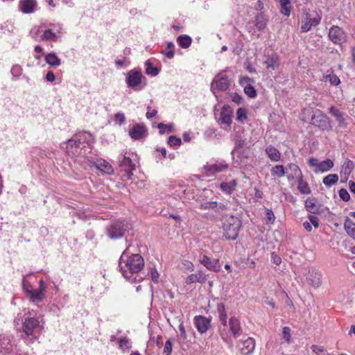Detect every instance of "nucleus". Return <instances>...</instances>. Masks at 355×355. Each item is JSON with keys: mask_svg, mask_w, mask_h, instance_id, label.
Instances as JSON below:
<instances>
[{"mask_svg": "<svg viewBox=\"0 0 355 355\" xmlns=\"http://www.w3.org/2000/svg\"><path fill=\"white\" fill-rule=\"evenodd\" d=\"M218 311L219 314V320L221 324L223 325L224 327H227V314L224 304H219L218 306Z\"/></svg>", "mask_w": 355, "mask_h": 355, "instance_id": "obj_41", "label": "nucleus"}, {"mask_svg": "<svg viewBox=\"0 0 355 355\" xmlns=\"http://www.w3.org/2000/svg\"><path fill=\"white\" fill-rule=\"evenodd\" d=\"M268 19L263 13H259L255 17V26L259 31L263 30L267 24Z\"/></svg>", "mask_w": 355, "mask_h": 355, "instance_id": "obj_34", "label": "nucleus"}, {"mask_svg": "<svg viewBox=\"0 0 355 355\" xmlns=\"http://www.w3.org/2000/svg\"><path fill=\"white\" fill-rule=\"evenodd\" d=\"M119 166L121 171L125 172L123 175L127 179H131L133 171L135 170V164L132 162V159L123 155H120L118 157Z\"/></svg>", "mask_w": 355, "mask_h": 355, "instance_id": "obj_12", "label": "nucleus"}, {"mask_svg": "<svg viewBox=\"0 0 355 355\" xmlns=\"http://www.w3.org/2000/svg\"><path fill=\"white\" fill-rule=\"evenodd\" d=\"M42 31L39 26H35L31 29L29 34L34 40L37 42L42 41L40 38Z\"/></svg>", "mask_w": 355, "mask_h": 355, "instance_id": "obj_46", "label": "nucleus"}, {"mask_svg": "<svg viewBox=\"0 0 355 355\" xmlns=\"http://www.w3.org/2000/svg\"><path fill=\"white\" fill-rule=\"evenodd\" d=\"M279 61L278 56L275 54H272L266 58L264 64L267 69L275 70L279 67Z\"/></svg>", "mask_w": 355, "mask_h": 355, "instance_id": "obj_28", "label": "nucleus"}, {"mask_svg": "<svg viewBox=\"0 0 355 355\" xmlns=\"http://www.w3.org/2000/svg\"><path fill=\"white\" fill-rule=\"evenodd\" d=\"M125 230V224L124 223V221L121 220L112 221L110 225L106 227L107 235L111 239L121 238Z\"/></svg>", "mask_w": 355, "mask_h": 355, "instance_id": "obj_8", "label": "nucleus"}, {"mask_svg": "<svg viewBox=\"0 0 355 355\" xmlns=\"http://www.w3.org/2000/svg\"><path fill=\"white\" fill-rule=\"evenodd\" d=\"M354 168V163L352 160L349 159H345L343 164L342 166L341 170H340V178L342 179V182H346L349 175L351 172Z\"/></svg>", "mask_w": 355, "mask_h": 355, "instance_id": "obj_20", "label": "nucleus"}, {"mask_svg": "<svg viewBox=\"0 0 355 355\" xmlns=\"http://www.w3.org/2000/svg\"><path fill=\"white\" fill-rule=\"evenodd\" d=\"M247 110L244 107H239L236 111V120L243 123L247 119Z\"/></svg>", "mask_w": 355, "mask_h": 355, "instance_id": "obj_48", "label": "nucleus"}, {"mask_svg": "<svg viewBox=\"0 0 355 355\" xmlns=\"http://www.w3.org/2000/svg\"><path fill=\"white\" fill-rule=\"evenodd\" d=\"M175 45L172 42H168L166 46L162 51V53L167 58L172 59L174 57Z\"/></svg>", "mask_w": 355, "mask_h": 355, "instance_id": "obj_39", "label": "nucleus"}, {"mask_svg": "<svg viewBox=\"0 0 355 355\" xmlns=\"http://www.w3.org/2000/svg\"><path fill=\"white\" fill-rule=\"evenodd\" d=\"M233 110L228 105L222 107L218 116L215 115V118L218 123L224 130H227L232 123Z\"/></svg>", "mask_w": 355, "mask_h": 355, "instance_id": "obj_7", "label": "nucleus"}, {"mask_svg": "<svg viewBox=\"0 0 355 355\" xmlns=\"http://www.w3.org/2000/svg\"><path fill=\"white\" fill-rule=\"evenodd\" d=\"M334 162L331 159H327L319 163L318 169H315V172L324 173L329 171L334 167Z\"/></svg>", "mask_w": 355, "mask_h": 355, "instance_id": "obj_32", "label": "nucleus"}, {"mask_svg": "<svg viewBox=\"0 0 355 355\" xmlns=\"http://www.w3.org/2000/svg\"><path fill=\"white\" fill-rule=\"evenodd\" d=\"M326 80L330 82L332 85H338L340 83V78L335 74H329L326 76Z\"/></svg>", "mask_w": 355, "mask_h": 355, "instance_id": "obj_54", "label": "nucleus"}, {"mask_svg": "<svg viewBox=\"0 0 355 355\" xmlns=\"http://www.w3.org/2000/svg\"><path fill=\"white\" fill-rule=\"evenodd\" d=\"M338 195H339V197L343 200V201H345V202H347L350 199V196H349V193H348V191H347V189H340L339 191H338Z\"/></svg>", "mask_w": 355, "mask_h": 355, "instance_id": "obj_55", "label": "nucleus"}, {"mask_svg": "<svg viewBox=\"0 0 355 355\" xmlns=\"http://www.w3.org/2000/svg\"><path fill=\"white\" fill-rule=\"evenodd\" d=\"M129 248L122 253L119 261V267L123 276L132 282H140L144 277L139 272L144 266V260L139 254H132L128 256Z\"/></svg>", "mask_w": 355, "mask_h": 355, "instance_id": "obj_1", "label": "nucleus"}, {"mask_svg": "<svg viewBox=\"0 0 355 355\" xmlns=\"http://www.w3.org/2000/svg\"><path fill=\"white\" fill-rule=\"evenodd\" d=\"M266 218L267 223H273L275 219L274 213L272 210L267 209L266 213Z\"/></svg>", "mask_w": 355, "mask_h": 355, "instance_id": "obj_59", "label": "nucleus"}, {"mask_svg": "<svg viewBox=\"0 0 355 355\" xmlns=\"http://www.w3.org/2000/svg\"><path fill=\"white\" fill-rule=\"evenodd\" d=\"M49 28L53 31L57 33V35H60L63 33V25L60 23H53L49 24Z\"/></svg>", "mask_w": 355, "mask_h": 355, "instance_id": "obj_51", "label": "nucleus"}, {"mask_svg": "<svg viewBox=\"0 0 355 355\" xmlns=\"http://www.w3.org/2000/svg\"><path fill=\"white\" fill-rule=\"evenodd\" d=\"M344 229L349 236L355 239V223L351 219L345 220Z\"/></svg>", "mask_w": 355, "mask_h": 355, "instance_id": "obj_30", "label": "nucleus"}, {"mask_svg": "<svg viewBox=\"0 0 355 355\" xmlns=\"http://www.w3.org/2000/svg\"><path fill=\"white\" fill-rule=\"evenodd\" d=\"M147 112L146 114V116L147 119H150L153 117L155 116L157 114V111L155 109H152L150 106L147 107Z\"/></svg>", "mask_w": 355, "mask_h": 355, "instance_id": "obj_64", "label": "nucleus"}, {"mask_svg": "<svg viewBox=\"0 0 355 355\" xmlns=\"http://www.w3.org/2000/svg\"><path fill=\"white\" fill-rule=\"evenodd\" d=\"M230 331L234 338H238L242 332L241 323L238 318L236 317H231L229 320Z\"/></svg>", "mask_w": 355, "mask_h": 355, "instance_id": "obj_23", "label": "nucleus"}, {"mask_svg": "<svg viewBox=\"0 0 355 355\" xmlns=\"http://www.w3.org/2000/svg\"><path fill=\"white\" fill-rule=\"evenodd\" d=\"M239 349L243 355H249L254 349L255 340L254 338L248 337L247 339L241 341L238 345Z\"/></svg>", "mask_w": 355, "mask_h": 355, "instance_id": "obj_18", "label": "nucleus"}, {"mask_svg": "<svg viewBox=\"0 0 355 355\" xmlns=\"http://www.w3.org/2000/svg\"><path fill=\"white\" fill-rule=\"evenodd\" d=\"M119 349L123 352L128 351L132 347L130 340L127 337L117 338Z\"/></svg>", "mask_w": 355, "mask_h": 355, "instance_id": "obj_38", "label": "nucleus"}, {"mask_svg": "<svg viewBox=\"0 0 355 355\" xmlns=\"http://www.w3.org/2000/svg\"><path fill=\"white\" fill-rule=\"evenodd\" d=\"M60 37V35H57V33L53 31L50 28H49L42 31L40 39L42 41L55 42L58 41Z\"/></svg>", "mask_w": 355, "mask_h": 355, "instance_id": "obj_24", "label": "nucleus"}, {"mask_svg": "<svg viewBox=\"0 0 355 355\" xmlns=\"http://www.w3.org/2000/svg\"><path fill=\"white\" fill-rule=\"evenodd\" d=\"M297 189L303 194H309L311 193V189L307 182L303 180V176L297 179Z\"/></svg>", "mask_w": 355, "mask_h": 355, "instance_id": "obj_37", "label": "nucleus"}, {"mask_svg": "<svg viewBox=\"0 0 355 355\" xmlns=\"http://www.w3.org/2000/svg\"><path fill=\"white\" fill-rule=\"evenodd\" d=\"M280 7V12L286 17H289L292 9L291 0H276Z\"/></svg>", "mask_w": 355, "mask_h": 355, "instance_id": "obj_26", "label": "nucleus"}, {"mask_svg": "<svg viewBox=\"0 0 355 355\" xmlns=\"http://www.w3.org/2000/svg\"><path fill=\"white\" fill-rule=\"evenodd\" d=\"M199 261L207 270L217 272L220 270V265L217 259H212L207 255L201 253L199 256Z\"/></svg>", "mask_w": 355, "mask_h": 355, "instance_id": "obj_13", "label": "nucleus"}, {"mask_svg": "<svg viewBox=\"0 0 355 355\" xmlns=\"http://www.w3.org/2000/svg\"><path fill=\"white\" fill-rule=\"evenodd\" d=\"M115 121L119 125L123 124L125 121V117L123 113L122 112H117L115 114Z\"/></svg>", "mask_w": 355, "mask_h": 355, "instance_id": "obj_62", "label": "nucleus"}, {"mask_svg": "<svg viewBox=\"0 0 355 355\" xmlns=\"http://www.w3.org/2000/svg\"><path fill=\"white\" fill-rule=\"evenodd\" d=\"M330 40L336 44H341L346 41L345 33L338 26H334L329 31Z\"/></svg>", "mask_w": 355, "mask_h": 355, "instance_id": "obj_14", "label": "nucleus"}, {"mask_svg": "<svg viewBox=\"0 0 355 355\" xmlns=\"http://www.w3.org/2000/svg\"><path fill=\"white\" fill-rule=\"evenodd\" d=\"M244 92L248 97L252 98H255L257 95L256 89L250 84H247L244 87Z\"/></svg>", "mask_w": 355, "mask_h": 355, "instance_id": "obj_49", "label": "nucleus"}, {"mask_svg": "<svg viewBox=\"0 0 355 355\" xmlns=\"http://www.w3.org/2000/svg\"><path fill=\"white\" fill-rule=\"evenodd\" d=\"M228 209V205L222 202H217V206L215 207L214 210L218 214H222L223 211H225Z\"/></svg>", "mask_w": 355, "mask_h": 355, "instance_id": "obj_56", "label": "nucleus"}, {"mask_svg": "<svg viewBox=\"0 0 355 355\" xmlns=\"http://www.w3.org/2000/svg\"><path fill=\"white\" fill-rule=\"evenodd\" d=\"M217 206V202L214 200H199L198 207L202 210L214 209Z\"/></svg>", "mask_w": 355, "mask_h": 355, "instance_id": "obj_40", "label": "nucleus"}, {"mask_svg": "<svg viewBox=\"0 0 355 355\" xmlns=\"http://www.w3.org/2000/svg\"><path fill=\"white\" fill-rule=\"evenodd\" d=\"M301 119L322 130H330L332 128L331 121L327 116L321 110H313L312 107L304 108L302 110Z\"/></svg>", "mask_w": 355, "mask_h": 355, "instance_id": "obj_3", "label": "nucleus"}, {"mask_svg": "<svg viewBox=\"0 0 355 355\" xmlns=\"http://www.w3.org/2000/svg\"><path fill=\"white\" fill-rule=\"evenodd\" d=\"M22 68L21 66L16 64L14 65L11 69V73L14 77H19L21 73Z\"/></svg>", "mask_w": 355, "mask_h": 355, "instance_id": "obj_60", "label": "nucleus"}, {"mask_svg": "<svg viewBox=\"0 0 355 355\" xmlns=\"http://www.w3.org/2000/svg\"><path fill=\"white\" fill-rule=\"evenodd\" d=\"M322 275L315 269H310L309 270L306 280L308 284L315 288H318L322 284Z\"/></svg>", "mask_w": 355, "mask_h": 355, "instance_id": "obj_19", "label": "nucleus"}, {"mask_svg": "<svg viewBox=\"0 0 355 355\" xmlns=\"http://www.w3.org/2000/svg\"><path fill=\"white\" fill-rule=\"evenodd\" d=\"M157 128L161 135H164L166 132H172L174 130L173 124H164L163 123H159L157 125Z\"/></svg>", "mask_w": 355, "mask_h": 355, "instance_id": "obj_47", "label": "nucleus"}, {"mask_svg": "<svg viewBox=\"0 0 355 355\" xmlns=\"http://www.w3.org/2000/svg\"><path fill=\"white\" fill-rule=\"evenodd\" d=\"M37 6L35 0H20L19 9L25 14H30L35 12Z\"/></svg>", "mask_w": 355, "mask_h": 355, "instance_id": "obj_22", "label": "nucleus"}, {"mask_svg": "<svg viewBox=\"0 0 355 355\" xmlns=\"http://www.w3.org/2000/svg\"><path fill=\"white\" fill-rule=\"evenodd\" d=\"M237 183L236 181L233 180L230 182H222L220 184V189L225 193L230 194L234 190Z\"/></svg>", "mask_w": 355, "mask_h": 355, "instance_id": "obj_35", "label": "nucleus"}, {"mask_svg": "<svg viewBox=\"0 0 355 355\" xmlns=\"http://www.w3.org/2000/svg\"><path fill=\"white\" fill-rule=\"evenodd\" d=\"M338 181L336 174H329L323 178L322 182L327 187H331Z\"/></svg>", "mask_w": 355, "mask_h": 355, "instance_id": "obj_43", "label": "nucleus"}, {"mask_svg": "<svg viewBox=\"0 0 355 355\" xmlns=\"http://www.w3.org/2000/svg\"><path fill=\"white\" fill-rule=\"evenodd\" d=\"M21 322L22 332L25 334L22 336L23 339L27 345L33 343L44 331L42 318L33 311H28L23 315Z\"/></svg>", "mask_w": 355, "mask_h": 355, "instance_id": "obj_2", "label": "nucleus"}, {"mask_svg": "<svg viewBox=\"0 0 355 355\" xmlns=\"http://www.w3.org/2000/svg\"><path fill=\"white\" fill-rule=\"evenodd\" d=\"M81 144H82L79 139H72L68 140L67 144V148H69V147L80 148Z\"/></svg>", "mask_w": 355, "mask_h": 355, "instance_id": "obj_58", "label": "nucleus"}, {"mask_svg": "<svg viewBox=\"0 0 355 355\" xmlns=\"http://www.w3.org/2000/svg\"><path fill=\"white\" fill-rule=\"evenodd\" d=\"M287 169L291 171V175L288 176V179H294L296 178L298 179L300 177L302 176V171L300 167L293 163H291L288 165Z\"/></svg>", "mask_w": 355, "mask_h": 355, "instance_id": "obj_29", "label": "nucleus"}, {"mask_svg": "<svg viewBox=\"0 0 355 355\" xmlns=\"http://www.w3.org/2000/svg\"><path fill=\"white\" fill-rule=\"evenodd\" d=\"M19 352L12 334L5 333L0 335V353L2 355H18Z\"/></svg>", "mask_w": 355, "mask_h": 355, "instance_id": "obj_6", "label": "nucleus"}, {"mask_svg": "<svg viewBox=\"0 0 355 355\" xmlns=\"http://www.w3.org/2000/svg\"><path fill=\"white\" fill-rule=\"evenodd\" d=\"M220 336L223 340L227 343H232L230 336L227 333L225 329H220Z\"/></svg>", "mask_w": 355, "mask_h": 355, "instance_id": "obj_61", "label": "nucleus"}, {"mask_svg": "<svg viewBox=\"0 0 355 355\" xmlns=\"http://www.w3.org/2000/svg\"><path fill=\"white\" fill-rule=\"evenodd\" d=\"M94 165L96 168L107 175H112L114 173V169L112 165L105 159H101L97 160L94 163Z\"/></svg>", "mask_w": 355, "mask_h": 355, "instance_id": "obj_25", "label": "nucleus"}, {"mask_svg": "<svg viewBox=\"0 0 355 355\" xmlns=\"http://www.w3.org/2000/svg\"><path fill=\"white\" fill-rule=\"evenodd\" d=\"M311 349L317 355H330V354L327 352L324 347L320 345H313L311 347Z\"/></svg>", "mask_w": 355, "mask_h": 355, "instance_id": "obj_50", "label": "nucleus"}, {"mask_svg": "<svg viewBox=\"0 0 355 355\" xmlns=\"http://www.w3.org/2000/svg\"><path fill=\"white\" fill-rule=\"evenodd\" d=\"M265 151L271 161L279 162L281 159V153L274 146H267Z\"/></svg>", "mask_w": 355, "mask_h": 355, "instance_id": "obj_27", "label": "nucleus"}, {"mask_svg": "<svg viewBox=\"0 0 355 355\" xmlns=\"http://www.w3.org/2000/svg\"><path fill=\"white\" fill-rule=\"evenodd\" d=\"M128 134L132 140H140L146 136L147 130L144 125L137 123L129 130Z\"/></svg>", "mask_w": 355, "mask_h": 355, "instance_id": "obj_16", "label": "nucleus"}, {"mask_svg": "<svg viewBox=\"0 0 355 355\" xmlns=\"http://www.w3.org/2000/svg\"><path fill=\"white\" fill-rule=\"evenodd\" d=\"M286 172L283 165H276L271 169V175L274 177L282 178Z\"/></svg>", "mask_w": 355, "mask_h": 355, "instance_id": "obj_44", "label": "nucleus"}, {"mask_svg": "<svg viewBox=\"0 0 355 355\" xmlns=\"http://www.w3.org/2000/svg\"><path fill=\"white\" fill-rule=\"evenodd\" d=\"M241 226V220L236 216H230L224 219L223 222V234L228 240H235Z\"/></svg>", "mask_w": 355, "mask_h": 355, "instance_id": "obj_4", "label": "nucleus"}, {"mask_svg": "<svg viewBox=\"0 0 355 355\" xmlns=\"http://www.w3.org/2000/svg\"><path fill=\"white\" fill-rule=\"evenodd\" d=\"M194 324L198 332L205 333L211 326V320L203 315H196L193 319Z\"/></svg>", "mask_w": 355, "mask_h": 355, "instance_id": "obj_17", "label": "nucleus"}, {"mask_svg": "<svg viewBox=\"0 0 355 355\" xmlns=\"http://www.w3.org/2000/svg\"><path fill=\"white\" fill-rule=\"evenodd\" d=\"M321 20V16L316 12L313 13H306L302 19L301 31L306 33L312 26H318Z\"/></svg>", "mask_w": 355, "mask_h": 355, "instance_id": "obj_9", "label": "nucleus"}, {"mask_svg": "<svg viewBox=\"0 0 355 355\" xmlns=\"http://www.w3.org/2000/svg\"><path fill=\"white\" fill-rule=\"evenodd\" d=\"M145 65L146 67V73L148 75H150L152 76H156L159 73V69L156 67H153L150 60H146L145 62Z\"/></svg>", "mask_w": 355, "mask_h": 355, "instance_id": "obj_45", "label": "nucleus"}, {"mask_svg": "<svg viewBox=\"0 0 355 355\" xmlns=\"http://www.w3.org/2000/svg\"><path fill=\"white\" fill-rule=\"evenodd\" d=\"M45 62L52 66L58 67L61 64V60L55 53H49L45 55Z\"/></svg>", "mask_w": 355, "mask_h": 355, "instance_id": "obj_31", "label": "nucleus"}, {"mask_svg": "<svg viewBox=\"0 0 355 355\" xmlns=\"http://www.w3.org/2000/svg\"><path fill=\"white\" fill-rule=\"evenodd\" d=\"M230 87V80L226 75L216 77L211 83V90L215 94V90L220 92L226 91Z\"/></svg>", "mask_w": 355, "mask_h": 355, "instance_id": "obj_15", "label": "nucleus"}, {"mask_svg": "<svg viewBox=\"0 0 355 355\" xmlns=\"http://www.w3.org/2000/svg\"><path fill=\"white\" fill-rule=\"evenodd\" d=\"M229 167L227 163L224 160H216L214 162L207 163L204 168L207 176L216 175V173L225 171Z\"/></svg>", "mask_w": 355, "mask_h": 355, "instance_id": "obj_11", "label": "nucleus"}, {"mask_svg": "<svg viewBox=\"0 0 355 355\" xmlns=\"http://www.w3.org/2000/svg\"><path fill=\"white\" fill-rule=\"evenodd\" d=\"M151 279L153 282L157 283L159 281V275L155 268H152L150 269Z\"/></svg>", "mask_w": 355, "mask_h": 355, "instance_id": "obj_63", "label": "nucleus"}, {"mask_svg": "<svg viewBox=\"0 0 355 355\" xmlns=\"http://www.w3.org/2000/svg\"><path fill=\"white\" fill-rule=\"evenodd\" d=\"M145 80L146 78L139 69H131L126 73L125 83L128 87L134 91H139L144 88L146 85V83L144 81Z\"/></svg>", "mask_w": 355, "mask_h": 355, "instance_id": "obj_5", "label": "nucleus"}, {"mask_svg": "<svg viewBox=\"0 0 355 355\" xmlns=\"http://www.w3.org/2000/svg\"><path fill=\"white\" fill-rule=\"evenodd\" d=\"M178 45L182 49L189 48L192 42V39L187 35H181L177 38Z\"/></svg>", "mask_w": 355, "mask_h": 355, "instance_id": "obj_33", "label": "nucleus"}, {"mask_svg": "<svg viewBox=\"0 0 355 355\" xmlns=\"http://www.w3.org/2000/svg\"><path fill=\"white\" fill-rule=\"evenodd\" d=\"M172 352V343L170 340H168L166 341L164 350H163V355H171Z\"/></svg>", "mask_w": 355, "mask_h": 355, "instance_id": "obj_57", "label": "nucleus"}, {"mask_svg": "<svg viewBox=\"0 0 355 355\" xmlns=\"http://www.w3.org/2000/svg\"><path fill=\"white\" fill-rule=\"evenodd\" d=\"M182 144V141L180 138L176 136H171L168 139V144L171 146H180Z\"/></svg>", "mask_w": 355, "mask_h": 355, "instance_id": "obj_52", "label": "nucleus"}, {"mask_svg": "<svg viewBox=\"0 0 355 355\" xmlns=\"http://www.w3.org/2000/svg\"><path fill=\"white\" fill-rule=\"evenodd\" d=\"M46 285L43 279L39 281V288L37 290L33 288H26V293L29 297L32 302H42L45 298V292Z\"/></svg>", "mask_w": 355, "mask_h": 355, "instance_id": "obj_10", "label": "nucleus"}, {"mask_svg": "<svg viewBox=\"0 0 355 355\" xmlns=\"http://www.w3.org/2000/svg\"><path fill=\"white\" fill-rule=\"evenodd\" d=\"M208 275L203 270H198L196 272L191 274L186 279V283L191 284L193 283L204 284L207 279Z\"/></svg>", "mask_w": 355, "mask_h": 355, "instance_id": "obj_21", "label": "nucleus"}, {"mask_svg": "<svg viewBox=\"0 0 355 355\" xmlns=\"http://www.w3.org/2000/svg\"><path fill=\"white\" fill-rule=\"evenodd\" d=\"M306 209L311 214H316L318 211V207L313 199L308 198L305 201Z\"/></svg>", "mask_w": 355, "mask_h": 355, "instance_id": "obj_42", "label": "nucleus"}, {"mask_svg": "<svg viewBox=\"0 0 355 355\" xmlns=\"http://www.w3.org/2000/svg\"><path fill=\"white\" fill-rule=\"evenodd\" d=\"M282 338L287 343L291 342V329L288 327H284L282 329Z\"/></svg>", "mask_w": 355, "mask_h": 355, "instance_id": "obj_53", "label": "nucleus"}, {"mask_svg": "<svg viewBox=\"0 0 355 355\" xmlns=\"http://www.w3.org/2000/svg\"><path fill=\"white\" fill-rule=\"evenodd\" d=\"M233 140L235 144L234 148L232 150L231 154L233 156L234 151L238 149L244 147L246 145L245 139L239 134H235L233 137Z\"/></svg>", "mask_w": 355, "mask_h": 355, "instance_id": "obj_36", "label": "nucleus"}]
</instances>
